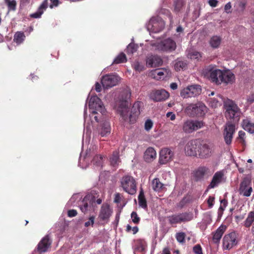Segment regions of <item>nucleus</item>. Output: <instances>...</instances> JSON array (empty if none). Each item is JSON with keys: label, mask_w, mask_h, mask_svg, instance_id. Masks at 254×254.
I'll list each match as a JSON object with an SVG mask.
<instances>
[{"label": "nucleus", "mask_w": 254, "mask_h": 254, "mask_svg": "<svg viewBox=\"0 0 254 254\" xmlns=\"http://www.w3.org/2000/svg\"><path fill=\"white\" fill-rule=\"evenodd\" d=\"M224 107L226 110L225 117L227 120L234 124L239 121L240 110L234 101L227 99L224 102Z\"/></svg>", "instance_id": "2"}, {"label": "nucleus", "mask_w": 254, "mask_h": 254, "mask_svg": "<svg viewBox=\"0 0 254 254\" xmlns=\"http://www.w3.org/2000/svg\"><path fill=\"white\" fill-rule=\"evenodd\" d=\"M166 116L168 118H170L171 121H174L176 119V115L173 112H168L166 114Z\"/></svg>", "instance_id": "58"}, {"label": "nucleus", "mask_w": 254, "mask_h": 254, "mask_svg": "<svg viewBox=\"0 0 254 254\" xmlns=\"http://www.w3.org/2000/svg\"><path fill=\"white\" fill-rule=\"evenodd\" d=\"M51 3L50 5V7L51 8H53L54 7H56L58 6L60 3L59 0H50Z\"/></svg>", "instance_id": "57"}, {"label": "nucleus", "mask_w": 254, "mask_h": 254, "mask_svg": "<svg viewBox=\"0 0 254 254\" xmlns=\"http://www.w3.org/2000/svg\"><path fill=\"white\" fill-rule=\"evenodd\" d=\"M203 73L211 82L219 85L221 76L222 75V70L217 68L215 65L211 64L203 69Z\"/></svg>", "instance_id": "3"}, {"label": "nucleus", "mask_w": 254, "mask_h": 254, "mask_svg": "<svg viewBox=\"0 0 254 254\" xmlns=\"http://www.w3.org/2000/svg\"><path fill=\"white\" fill-rule=\"evenodd\" d=\"M138 199L139 206L144 209L147 208V202L142 190L140 191Z\"/></svg>", "instance_id": "33"}, {"label": "nucleus", "mask_w": 254, "mask_h": 254, "mask_svg": "<svg viewBox=\"0 0 254 254\" xmlns=\"http://www.w3.org/2000/svg\"><path fill=\"white\" fill-rule=\"evenodd\" d=\"M190 58L191 59L199 60L201 57V54L199 52L194 51L189 54Z\"/></svg>", "instance_id": "50"}, {"label": "nucleus", "mask_w": 254, "mask_h": 254, "mask_svg": "<svg viewBox=\"0 0 254 254\" xmlns=\"http://www.w3.org/2000/svg\"><path fill=\"white\" fill-rule=\"evenodd\" d=\"M95 217L91 216L89 217V220L85 223V226L88 227V226L92 225L93 226L94 223Z\"/></svg>", "instance_id": "53"}, {"label": "nucleus", "mask_w": 254, "mask_h": 254, "mask_svg": "<svg viewBox=\"0 0 254 254\" xmlns=\"http://www.w3.org/2000/svg\"><path fill=\"white\" fill-rule=\"evenodd\" d=\"M185 4L184 0H175L174 2V11L176 12L181 11Z\"/></svg>", "instance_id": "37"}, {"label": "nucleus", "mask_w": 254, "mask_h": 254, "mask_svg": "<svg viewBox=\"0 0 254 254\" xmlns=\"http://www.w3.org/2000/svg\"><path fill=\"white\" fill-rule=\"evenodd\" d=\"M153 122L150 119L146 121L144 125L145 129L147 131L150 130L153 127Z\"/></svg>", "instance_id": "49"}, {"label": "nucleus", "mask_w": 254, "mask_h": 254, "mask_svg": "<svg viewBox=\"0 0 254 254\" xmlns=\"http://www.w3.org/2000/svg\"><path fill=\"white\" fill-rule=\"evenodd\" d=\"M186 234L184 232H179L176 234L177 241L180 243L183 244L185 242Z\"/></svg>", "instance_id": "45"}, {"label": "nucleus", "mask_w": 254, "mask_h": 254, "mask_svg": "<svg viewBox=\"0 0 254 254\" xmlns=\"http://www.w3.org/2000/svg\"><path fill=\"white\" fill-rule=\"evenodd\" d=\"M163 254H171L169 248H165L163 251Z\"/></svg>", "instance_id": "61"}, {"label": "nucleus", "mask_w": 254, "mask_h": 254, "mask_svg": "<svg viewBox=\"0 0 254 254\" xmlns=\"http://www.w3.org/2000/svg\"><path fill=\"white\" fill-rule=\"evenodd\" d=\"M235 81V76L229 70H222V75L221 76L219 85L223 83L225 85L232 84Z\"/></svg>", "instance_id": "22"}, {"label": "nucleus", "mask_w": 254, "mask_h": 254, "mask_svg": "<svg viewBox=\"0 0 254 254\" xmlns=\"http://www.w3.org/2000/svg\"><path fill=\"white\" fill-rule=\"evenodd\" d=\"M210 169L206 166H199L193 172V177L196 182L203 181L205 177L206 178L211 175Z\"/></svg>", "instance_id": "11"}, {"label": "nucleus", "mask_w": 254, "mask_h": 254, "mask_svg": "<svg viewBox=\"0 0 254 254\" xmlns=\"http://www.w3.org/2000/svg\"><path fill=\"white\" fill-rule=\"evenodd\" d=\"M231 8V4L230 2H229V3H227L225 5L224 9H225V10L227 11L228 10H229Z\"/></svg>", "instance_id": "63"}, {"label": "nucleus", "mask_w": 254, "mask_h": 254, "mask_svg": "<svg viewBox=\"0 0 254 254\" xmlns=\"http://www.w3.org/2000/svg\"><path fill=\"white\" fill-rule=\"evenodd\" d=\"M242 125L245 130L251 133H254V123L251 122L248 119H244Z\"/></svg>", "instance_id": "30"}, {"label": "nucleus", "mask_w": 254, "mask_h": 254, "mask_svg": "<svg viewBox=\"0 0 254 254\" xmlns=\"http://www.w3.org/2000/svg\"><path fill=\"white\" fill-rule=\"evenodd\" d=\"M174 155V152L169 148H163L160 152L159 162L165 164L171 161Z\"/></svg>", "instance_id": "19"}, {"label": "nucleus", "mask_w": 254, "mask_h": 254, "mask_svg": "<svg viewBox=\"0 0 254 254\" xmlns=\"http://www.w3.org/2000/svg\"><path fill=\"white\" fill-rule=\"evenodd\" d=\"M170 87L173 90H175L177 88L178 85L176 83H172L170 85Z\"/></svg>", "instance_id": "62"}, {"label": "nucleus", "mask_w": 254, "mask_h": 254, "mask_svg": "<svg viewBox=\"0 0 254 254\" xmlns=\"http://www.w3.org/2000/svg\"><path fill=\"white\" fill-rule=\"evenodd\" d=\"M254 223V211H251L248 214L246 220L243 222V225L246 228H250Z\"/></svg>", "instance_id": "31"}, {"label": "nucleus", "mask_w": 254, "mask_h": 254, "mask_svg": "<svg viewBox=\"0 0 254 254\" xmlns=\"http://www.w3.org/2000/svg\"><path fill=\"white\" fill-rule=\"evenodd\" d=\"M52 244V241L49 235L43 237L38 243L36 249L40 254L47 252L50 249Z\"/></svg>", "instance_id": "20"}, {"label": "nucleus", "mask_w": 254, "mask_h": 254, "mask_svg": "<svg viewBox=\"0 0 254 254\" xmlns=\"http://www.w3.org/2000/svg\"><path fill=\"white\" fill-rule=\"evenodd\" d=\"M112 213V210L109 204L104 203L101 206L98 217L102 221H108Z\"/></svg>", "instance_id": "24"}, {"label": "nucleus", "mask_w": 254, "mask_h": 254, "mask_svg": "<svg viewBox=\"0 0 254 254\" xmlns=\"http://www.w3.org/2000/svg\"><path fill=\"white\" fill-rule=\"evenodd\" d=\"M169 223L173 226L175 224L190 221L192 219L191 214L188 212L174 214L167 217Z\"/></svg>", "instance_id": "6"}, {"label": "nucleus", "mask_w": 254, "mask_h": 254, "mask_svg": "<svg viewBox=\"0 0 254 254\" xmlns=\"http://www.w3.org/2000/svg\"><path fill=\"white\" fill-rule=\"evenodd\" d=\"M238 242V235L235 232H232L224 236L222 246L224 249L229 250L236 246Z\"/></svg>", "instance_id": "8"}, {"label": "nucleus", "mask_w": 254, "mask_h": 254, "mask_svg": "<svg viewBox=\"0 0 254 254\" xmlns=\"http://www.w3.org/2000/svg\"><path fill=\"white\" fill-rule=\"evenodd\" d=\"M121 78L117 74H107L102 76L101 83L104 89H108L118 84Z\"/></svg>", "instance_id": "5"}, {"label": "nucleus", "mask_w": 254, "mask_h": 254, "mask_svg": "<svg viewBox=\"0 0 254 254\" xmlns=\"http://www.w3.org/2000/svg\"><path fill=\"white\" fill-rule=\"evenodd\" d=\"M25 38V35L22 32H17L14 36V41L17 44H21L23 42Z\"/></svg>", "instance_id": "39"}, {"label": "nucleus", "mask_w": 254, "mask_h": 254, "mask_svg": "<svg viewBox=\"0 0 254 254\" xmlns=\"http://www.w3.org/2000/svg\"><path fill=\"white\" fill-rule=\"evenodd\" d=\"M193 252L195 254H203L202 252V248L200 245L199 244L196 245L193 247Z\"/></svg>", "instance_id": "51"}, {"label": "nucleus", "mask_w": 254, "mask_h": 254, "mask_svg": "<svg viewBox=\"0 0 254 254\" xmlns=\"http://www.w3.org/2000/svg\"><path fill=\"white\" fill-rule=\"evenodd\" d=\"M235 132V125L231 121L226 124L223 133L224 138L226 144L230 145L232 142L233 134Z\"/></svg>", "instance_id": "15"}, {"label": "nucleus", "mask_w": 254, "mask_h": 254, "mask_svg": "<svg viewBox=\"0 0 254 254\" xmlns=\"http://www.w3.org/2000/svg\"><path fill=\"white\" fill-rule=\"evenodd\" d=\"M127 61L126 55L123 53H121L115 58L113 63L116 64L124 63H126Z\"/></svg>", "instance_id": "40"}, {"label": "nucleus", "mask_w": 254, "mask_h": 254, "mask_svg": "<svg viewBox=\"0 0 254 254\" xmlns=\"http://www.w3.org/2000/svg\"><path fill=\"white\" fill-rule=\"evenodd\" d=\"M187 66L188 63L186 61H177L175 64V69L176 71H179L181 69L185 70L187 68Z\"/></svg>", "instance_id": "34"}, {"label": "nucleus", "mask_w": 254, "mask_h": 254, "mask_svg": "<svg viewBox=\"0 0 254 254\" xmlns=\"http://www.w3.org/2000/svg\"><path fill=\"white\" fill-rule=\"evenodd\" d=\"M119 153L118 151H114L110 158L111 164L113 166H116L120 163Z\"/></svg>", "instance_id": "36"}, {"label": "nucleus", "mask_w": 254, "mask_h": 254, "mask_svg": "<svg viewBox=\"0 0 254 254\" xmlns=\"http://www.w3.org/2000/svg\"><path fill=\"white\" fill-rule=\"evenodd\" d=\"M115 108L117 109L121 117L125 122L130 124H134L140 113V108L143 105L141 101L135 102L129 111V105L130 102L127 96H117L115 99Z\"/></svg>", "instance_id": "1"}, {"label": "nucleus", "mask_w": 254, "mask_h": 254, "mask_svg": "<svg viewBox=\"0 0 254 254\" xmlns=\"http://www.w3.org/2000/svg\"><path fill=\"white\" fill-rule=\"evenodd\" d=\"M167 70L165 68L157 69L154 71V74L155 75H157V76H156V77H157L160 79H161L162 78V76L163 75H164L165 74H167Z\"/></svg>", "instance_id": "43"}, {"label": "nucleus", "mask_w": 254, "mask_h": 254, "mask_svg": "<svg viewBox=\"0 0 254 254\" xmlns=\"http://www.w3.org/2000/svg\"><path fill=\"white\" fill-rule=\"evenodd\" d=\"M225 182L226 178H225L224 171L222 170L216 172L214 174L210 184L207 186L205 193L208 192L210 189L217 187L220 184Z\"/></svg>", "instance_id": "9"}, {"label": "nucleus", "mask_w": 254, "mask_h": 254, "mask_svg": "<svg viewBox=\"0 0 254 254\" xmlns=\"http://www.w3.org/2000/svg\"><path fill=\"white\" fill-rule=\"evenodd\" d=\"M203 126V124L201 121L188 120L184 123L183 129L185 132L190 133L201 128Z\"/></svg>", "instance_id": "14"}, {"label": "nucleus", "mask_w": 254, "mask_h": 254, "mask_svg": "<svg viewBox=\"0 0 254 254\" xmlns=\"http://www.w3.org/2000/svg\"><path fill=\"white\" fill-rule=\"evenodd\" d=\"M201 92V86L199 85H193L188 86L181 93V95H199Z\"/></svg>", "instance_id": "25"}, {"label": "nucleus", "mask_w": 254, "mask_h": 254, "mask_svg": "<svg viewBox=\"0 0 254 254\" xmlns=\"http://www.w3.org/2000/svg\"><path fill=\"white\" fill-rule=\"evenodd\" d=\"M89 107L93 110L92 114H95L97 112L103 114L104 112L105 108L101 100L98 96H90L89 101Z\"/></svg>", "instance_id": "10"}, {"label": "nucleus", "mask_w": 254, "mask_h": 254, "mask_svg": "<svg viewBox=\"0 0 254 254\" xmlns=\"http://www.w3.org/2000/svg\"><path fill=\"white\" fill-rule=\"evenodd\" d=\"M133 234H135L138 231V228L137 226H134L132 228Z\"/></svg>", "instance_id": "64"}, {"label": "nucleus", "mask_w": 254, "mask_h": 254, "mask_svg": "<svg viewBox=\"0 0 254 254\" xmlns=\"http://www.w3.org/2000/svg\"><path fill=\"white\" fill-rule=\"evenodd\" d=\"M5 2L7 4L8 9L14 11L16 7V2L15 0H4Z\"/></svg>", "instance_id": "44"}, {"label": "nucleus", "mask_w": 254, "mask_h": 254, "mask_svg": "<svg viewBox=\"0 0 254 254\" xmlns=\"http://www.w3.org/2000/svg\"><path fill=\"white\" fill-rule=\"evenodd\" d=\"M98 132L103 137L110 134L111 132L110 123L106 121L102 123L98 128Z\"/></svg>", "instance_id": "27"}, {"label": "nucleus", "mask_w": 254, "mask_h": 254, "mask_svg": "<svg viewBox=\"0 0 254 254\" xmlns=\"http://www.w3.org/2000/svg\"><path fill=\"white\" fill-rule=\"evenodd\" d=\"M77 214V211L74 209L69 210L67 212V215L69 217L75 216Z\"/></svg>", "instance_id": "56"}, {"label": "nucleus", "mask_w": 254, "mask_h": 254, "mask_svg": "<svg viewBox=\"0 0 254 254\" xmlns=\"http://www.w3.org/2000/svg\"><path fill=\"white\" fill-rule=\"evenodd\" d=\"M146 65L149 67H156L161 66L163 64L162 59L158 55H151L146 57Z\"/></svg>", "instance_id": "23"}, {"label": "nucleus", "mask_w": 254, "mask_h": 254, "mask_svg": "<svg viewBox=\"0 0 254 254\" xmlns=\"http://www.w3.org/2000/svg\"><path fill=\"white\" fill-rule=\"evenodd\" d=\"M102 88H103L102 84L97 82L95 84L94 86L92 88V90H95L97 92H100Z\"/></svg>", "instance_id": "52"}, {"label": "nucleus", "mask_w": 254, "mask_h": 254, "mask_svg": "<svg viewBox=\"0 0 254 254\" xmlns=\"http://www.w3.org/2000/svg\"><path fill=\"white\" fill-rule=\"evenodd\" d=\"M157 47L159 50L171 52L175 50L176 44L172 39L168 38L158 43Z\"/></svg>", "instance_id": "17"}, {"label": "nucleus", "mask_w": 254, "mask_h": 254, "mask_svg": "<svg viewBox=\"0 0 254 254\" xmlns=\"http://www.w3.org/2000/svg\"><path fill=\"white\" fill-rule=\"evenodd\" d=\"M121 187L127 193L133 195L136 192V183L134 178L129 175L123 176L120 181Z\"/></svg>", "instance_id": "4"}, {"label": "nucleus", "mask_w": 254, "mask_h": 254, "mask_svg": "<svg viewBox=\"0 0 254 254\" xmlns=\"http://www.w3.org/2000/svg\"><path fill=\"white\" fill-rule=\"evenodd\" d=\"M121 197L119 193L115 194L114 198V202L116 203H119L121 202Z\"/></svg>", "instance_id": "59"}, {"label": "nucleus", "mask_w": 254, "mask_h": 254, "mask_svg": "<svg viewBox=\"0 0 254 254\" xmlns=\"http://www.w3.org/2000/svg\"><path fill=\"white\" fill-rule=\"evenodd\" d=\"M163 184L158 178H155L152 181V188L156 191H160L162 190Z\"/></svg>", "instance_id": "35"}, {"label": "nucleus", "mask_w": 254, "mask_h": 254, "mask_svg": "<svg viewBox=\"0 0 254 254\" xmlns=\"http://www.w3.org/2000/svg\"><path fill=\"white\" fill-rule=\"evenodd\" d=\"M225 230V227L221 225L213 233L212 241L214 243L217 244L219 243Z\"/></svg>", "instance_id": "28"}, {"label": "nucleus", "mask_w": 254, "mask_h": 254, "mask_svg": "<svg viewBox=\"0 0 254 254\" xmlns=\"http://www.w3.org/2000/svg\"><path fill=\"white\" fill-rule=\"evenodd\" d=\"M92 161L94 165L101 166L103 163V156L101 155H97L94 157Z\"/></svg>", "instance_id": "41"}, {"label": "nucleus", "mask_w": 254, "mask_h": 254, "mask_svg": "<svg viewBox=\"0 0 254 254\" xmlns=\"http://www.w3.org/2000/svg\"><path fill=\"white\" fill-rule=\"evenodd\" d=\"M48 6V0H44L41 5L39 6L38 10L30 15L31 17L34 18H38L41 17L44 11L47 9Z\"/></svg>", "instance_id": "26"}, {"label": "nucleus", "mask_w": 254, "mask_h": 254, "mask_svg": "<svg viewBox=\"0 0 254 254\" xmlns=\"http://www.w3.org/2000/svg\"><path fill=\"white\" fill-rule=\"evenodd\" d=\"M95 202V198L94 196L86 195L80 204L81 211L84 214L86 213L91 207L93 206Z\"/></svg>", "instance_id": "21"}, {"label": "nucleus", "mask_w": 254, "mask_h": 254, "mask_svg": "<svg viewBox=\"0 0 254 254\" xmlns=\"http://www.w3.org/2000/svg\"><path fill=\"white\" fill-rule=\"evenodd\" d=\"M152 95H169V93L165 90L161 89L152 91Z\"/></svg>", "instance_id": "47"}, {"label": "nucleus", "mask_w": 254, "mask_h": 254, "mask_svg": "<svg viewBox=\"0 0 254 254\" xmlns=\"http://www.w3.org/2000/svg\"><path fill=\"white\" fill-rule=\"evenodd\" d=\"M138 46L137 44L133 43H130L127 47L126 53L127 55H132L137 51Z\"/></svg>", "instance_id": "38"}, {"label": "nucleus", "mask_w": 254, "mask_h": 254, "mask_svg": "<svg viewBox=\"0 0 254 254\" xmlns=\"http://www.w3.org/2000/svg\"><path fill=\"white\" fill-rule=\"evenodd\" d=\"M215 197L214 196H209L207 199V203L208 205V207L211 208L214 205Z\"/></svg>", "instance_id": "54"}, {"label": "nucleus", "mask_w": 254, "mask_h": 254, "mask_svg": "<svg viewBox=\"0 0 254 254\" xmlns=\"http://www.w3.org/2000/svg\"><path fill=\"white\" fill-rule=\"evenodd\" d=\"M245 136L246 133L243 130H240L239 131V135L237 137V140L242 145L245 146L246 142L245 140Z\"/></svg>", "instance_id": "42"}, {"label": "nucleus", "mask_w": 254, "mask_h": 254, "mask_svg": "<svg viewBox=\"0 0 254 254\" xmlns=\"http://www.w3.org/2000/svg\"><path fill=\"white\" fill-rule=\"evenodd\" d=\"M187 110L191 111L190 114L191 116L202 117L206 113L207 108L203 103L199 102L189 105Z\"/></svg>", "instance_id": "7"}, {"label": "nucleus", "mask_w": 254, "mask_h": 254, "mask_svg": "<svg viewBox=\"0 0 254 254\" xmlns=\"http://www.w3.org/2000/svg\"><path fill=\"white\" fill-rule=\"evenodd\" d=\"M164 23L158 18H152L149 21L147 28L152 32L158 33L162 31L164 27Z\"/></svg>", "instance_id": "18"}, {"label": "nucleus", "mask_w": 254, "mask_h": 254, "mask_svg": "<svg viewBox=\"0 0 254 254\" xmlns=\"http://www.w3.org/2000/svg\"><path fill=\"white\" fill-rule=\"evenodd\" d=\"M156 157V152L152 147H148L144 152V158L146 162H150Z\"/></svg>", "instance_id": "29"}, {"label": "nucleus", "mask_w": 254, "mask_h": 254, "mask_svg": "<svg viewBox=\"0 0 254 254\" xmlns=\"http://www.w3.org/2000/svg\"><path fill=\"white\" fill-rule=\"evenodd\" d=\"M200 141L197 140H191L186 145L185 151L186 155L190 156L197 157Z\"/></svg>", "instance_id": "16"}, {"label": "nucleus", "mask_w": 254, "mask_h": 254, "mask_svg": "<svg viewBox=\"0 0 254 254\" xmlns=\"http://www.w3.org/2000/svg\"><path fill=\"white\" fill-rule=\"evenodd\" d=\"M131 218L132 222L135 224L139 223L140 218L138 216L136 212L133 211L131 214Z\"/></svg>", "instance_id": "48"}, {"label": "nucleus", "mask_w": 254, "mask_h": 254, "mask_svg": "<svg viewBox=\"0 0 254 254\" xmlns=\"http://www.w3.org/2000/svg\"><path fill=\"white\" fill-rule=\"evenodd\" d=\"M197 151V157L200 159L208 158L213 153V150L210 146L203 141H200Z\"/></svg>", "instance_id": "12"}, {"label": "nucleus", "mask_w": 254, "mask_h": 254, "mask_svg": "<svg viewBox=\"0 0 254 254\" xmlns=\"http://www.w3.org/2000/svg\"><path fill=\"white\" fill-rule=\"evenodd\" d=\"M132 65L136 71L140 72L144 69V65L137 61L134 62Z\"/></svg>", "instance_id": "46"}, {"label": "nucleus", "mask_w": 254, "mask_h": 254, "mask_svg": "<svg viewBox=\"0 0 254 254\" xmlns=\"http://www.w3.org/2000/svg\"><path fill=\"white\" fill-rule=\"evenodd\" d=\"M222 38L218 36H212L209 40V44L213 48L216 49L219 47L221 44Z\"/></svg>", "instance_id": "32"}, {"label": "nucleus", "mask_w": 254, "mask_h": 254, "mask_svg": "<svg viewBox=\"0 0 254 254\" xmlns=\"http://www.w3.org/2000/svg\"><path fill=\"white\" fill-rule=\"evenodd\" d=\"M150 98L155 102H160L167 99V98H164L162 96H150Z\"/></svg>", "instance_id": "55"}, {"label": "nucleus", "mask_w": 254, "mask_h": 254, "mask_svg": "<svg viewBox=\"0 0 254 254\" xmlns=\"http://www.w3.org/2000/svg\"><path fill=\"white\" fill-rule=\"evenodd\" d=\"M252 191L251 179L248 177H245L240 185V194L244 196L249 197L251 195Z\"/></svg>", "instance_id": "13"}, {"label": "nucleus", "mask_w": 254, "mask_h": 254, "mask_svg": "<svg viewBox=\"0 0 254 254\" xmlns=\"http://www.w3.org/2000/svg\"><path fill=\"white\" fill-rule=\"evenodd\" d=\"M208 3L210 6L215 7L217 5L218 1L217 0H209Z\"/></svg>", "instance_id": "60"}]
</instances>
